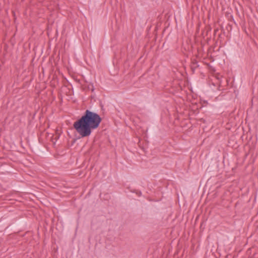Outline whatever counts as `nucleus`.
<instances>
[{
	"mask_svg": "<svg viewBox=\"0 0 258 258\" xmlns=\"http://www.w3.org/2000/svg\"><path fill=\"white\" fill-rule=\"evenodd\" d=\"M141 195H142V193H141V191H140V192H139V194H138V195H139V196H140Z\"/></svg>",
	"mask_w": 258,
	"mask_h": 258,
	"instance_id": "7ed1b4c3",
	"label": "nucleus"
},
{
	"mask_svg": "<svg viewBox=\"0 0 258 258\" xmlns=\"http://www.w3.org/2000/svg\"><path fill=\"white\" fill-rule=\"evenodd\" d=\"M192 67L196 68L199 66V65L198 64V61L196 59H194L192 61Z\"/></svg>",
	"mask_w": 258,
	"mask_h": 258,
	"instance_id": "f03ea898",
	"label": "nucleus"
},
{
	"mask_svg": "<svg viewBox=\"0 0 258 258\" xmlns=\"http://www.w3.org/2000/svg\"><path fill=\"white\" fill-rule=\"evenodd\" d=\"M101 120L102 118L97 113L87 109L83 115L74 122L73 126L81 137L84 138L89 136L92 130L98 128Z\"/></svg>",
	"mask_w": 258,
	"mask_h": 258,
	"instance_id": "f257e3e1",
	"label": "nucleus"
}]
</instances>
